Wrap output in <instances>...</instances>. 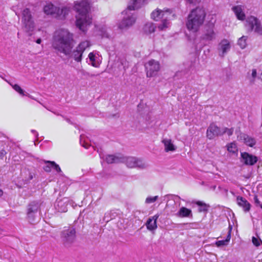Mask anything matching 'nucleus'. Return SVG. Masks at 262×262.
I'll use <instances>...</instances> for the list:
<instances>
[{
	"instance_id": "864d4df0",
	"label": "nucleus",
	"mask_w": 262,
	"mask_h": 262,
	"mask_svg": "<svg viewBox=\"0 0 262 262\" xmlns=\"http://www.w3.org/2000/svg\"><path fill=\"white\" fill-rule=\"evenodd\" d=\"M261 208H262V203H261Z\"/></svg>"
},
{
	"instance_id": "bb28decb",
	"label": "nucleus",
	"mask_w": 262,
	"mask_h": 262,
	"mask_svg": "<svg viewBox=\"0 0 262 262\" xmlns=\"http://www.w3.org/2000/svg\"><path fill=\"white\" fill-rule=\"evenodd\" d=\"M162 143L164 145L165 150L166 152L173 151L176 149V147L172 143L171 139H164L162 140Z\"/></svg>"
},
{
	"instance_id": "5701e85b",
	"label": "nucleus",
	"mask_w": 262,
	"mask_h": 262,
	"mask_svg": "<svg viewBox=\"0 0 262 262\" xmlns=\"http://www.w3.org/2000/svg\"><path fill=\"white\" fill-rule=\"evenodd\" d=\"M236 200L237 204L243 208L245 212H248L250 210L251 205L245 198L238 196Z\"/></svg>"
},
{
	"instance_id": "1a4fd4ad",
	"label": "nucleus",
	"mask_w": 262,
	"mask_h": 262,
	"mask_svg": "<svg viewBox=\"0 0 262 262\" xmlns=\"http://www.w3.org/2000/svg\"><path fill=\"white\" fill-rule=\"evenodd\" d=\"M246 22V25L251 31L262 35V23L258 18L254 16H250L247 18Z\"/></svg>"
},
{
	"instance_id": "412c9836",
	"label": "nucleus",
	"mask_w": 262,
	"mask_h": 262,
	"mask_svg": "<svg viewBox=\"0 0 262 262\" xmlns=\"http://www.w3.org/2000/svg\"><path fill=\"white\" fill-rule=\"evenodd\" d=\"M159 217V214H156L148 219L146 223V226L149 230H154L157 228V221Z\"/></svg>"
},
{
	"instance_id": "72a5a7b5",
	"label": "nucleus",
	"mask_w": 262,
	"mask_h": 262,
	"mask_svg": "<svg viewBox=\"0 0 262 262\" xmlns=\"http://www.w3.org/2000/svg\"><path fill=\"white\" fill-rule=\"evenodd\" d=\"M247 36H243L238 40L237 44L241 47V49H244L247 47Z\"/></svg>"
},
{
	"instance_id": "f257e3e1",
	"label": "nucleus",
	"mask_w": 262,
	"mask_h": 262,
	"mask_svg": "<svg viewBox=\"0 0 262 262\" xmlns=\"http://www.w3.org/2000/svg\"><path fill=\"white\" fill-rule=\"evenodd\" d=\"M75 43L73 34L68 29H59L54 32L52 47L57 52L69 56L72 52Z\"/></svg>"
},
{
	"instance_id": "49530a36",
	"label": "nucleus",
	"mask_w": 262,
	"mask_h": 262,
	"mask_svg": "<svg viewBox=\"0 0 262 262\" xmlns=\"http://www.w3.org/2000/svg\"><path fill=\"white\" fill-rule=\"evenodd\" d=\"M6 154L7 152L4 149L1 150L0 151V158H3Z\"/></svg>"
},
{
	"instance_id": "a211bd4d",
	"label": "nucleus",
	"mask_w": 262,
	"mask_h": 262,
	"mask_svg": "<svg viewBox=\"0 0 262 262\" xmlns=\"http://www.w3.org/2000/svg\"><path fill=\"white\" fill-rule=\"evenodd\" d=\"M231 10L238 20L243 21L246 19L245 6L241 5L234 6L232 7Z\"/></svg>"
},
{
	"instance_id": "79ce46f5",
	"label": "nucleus",
	"mask_w": 262,
	"mask_h": 262,
	"mask_svg": "<svg viewBox=\"0 0 262 262\" xmlns=\"http://www.w3.org/2000/svg\"><path fill=\"white\" fill-rule=\"evenodd\" d=\"M252 241L253 245L256 247H258L261 244H262V241L259 237H255L253 236L252 238Z\"/></svg>"
},
{
	"instance_id": "c85d7f7f",
	"label": "nucleus",
	"mask_w": 262,
	"mask_h": 262,
	"mask_svg": "<svg viewBox=\"0 0 262 262\" xmlns=\"http://www.w3.org/2000/svg\"><path fill=\"white\" fill-rule=\"evenodd\" d=\"M178 215L182 217H189L192 216V211L190 209L186 207H181L178 212Z\"/></svg>"
},
{
	"instance_id": "7ed1b4c3",
	"label": "nucleus",
	"mask_w": 262,
	"mask_h": 262,
	"mask_svg": "<svg viewBox=\"0 0 262 262\" xmlns=\"http://www.w3.org/2000/svg\"><path fill=\"white\" fill-rule=\"evenodd\" d=\"M206 17L205 10L200 7L191 10L188 15L186 22L187 29L192 32H196L203 24Z\"/></svg>"
},
{
	"instance_id": "6ab92c4d",
	"label": "nucleus",
	"mask_w": 262,
	"mask_h": 262,
	"mask_svg": "<svg viewBox=\"0 0 262 262\" xmlns=\"http://www.w3.org/2000/svg\"><path fill=\"white\" fill-rule=\"evenodd\" d=\"M69 200L67 198L62 199H58L55 203V208L58 212H65L67 211V205Z\"/></svg>"
},
{
	"instance_id": "a18cd8bd",
	"label": "nucleus",
	"mask_w": 262,
	"mask_h": 262,
	"mask_svg": "<svg viewBox=\"0 0 262 262\" xmlns=\"http://www.w3.org/2000/svg\"><path fill=\"white\" fill-rule=\"evenodd\" d=\"M251 75H252V77L253 79H254L255 78V77H256V75H257V72L255 69L252 70Z\"/></svg>"
},
{
	"instance_id": "2f4dec72",
	"label": "nucleus",
	"mask_w": 262,
	"mask_h": 262,
	"mask_svg": "<svg viewBox=\"0 0 262 262\" xmlns=\"http://www.w3.org/2000/svg\"><path fill=\"white\" fill-rule=\"evenodd\" d=\"M9 84L12 86L13 89L15 91L18 92L20 95H22V96L28 95L29 97L34 99V98L31 96H30L29 94H28L27 95L25 94L24 91L18 84H12L10 83H9Z\"/></svg>"
},
{
	"instance_id": "473e14b6",
	"label": "nucleus",
	"mask_w": 262,
	"mask_h": 262,
	"mask_svg": "<svg viewBox=\"0 0 262 262\" xmlns=\"http://www.w3.org/2000/svg\"><path fill=\"white\" fill-rule=\"evenodd\" d=\"M227 150L229 152L236 154L238 151L236 144L233 142L227 145Z\"/></svg>"
},
{
	"instance_id": "9d476101",
	"label": "nucleus",
	"mask_w": 262,
	"mask_h": 262,
	"mask_svg": "<svg viewBox=\"0 0 262 262\" xmlns=\"http://www.w3.org/2000/svg\"><path fill=\"white\" fill-rule=\"evenodd\" d=\"M90 46L88 41L81 42L75 50L72 51L71 56L77 62H81L82 57V54L85 49Z\"/></svg>"
},
{
	"instance_id": "de8ad7c7",
	"label": "nucleus",
	"mask_w": 262,
	"mask_h": 262,
	"mask_svg": "<svg viewBox=\"0 0 262 262\" xmlns=\"http://www.w3.org/2000/svg\"><path fill=\"white\" fill-rule=\"evenodd\" d=\"M31 132H32V133H33V134L35 135V137H36V138H37V137H38V134L37 133V132L35 130L32 129V130H31Z\"/></svg>"
},
{
	"instance_id": "b1692460",
	"label": "nucleus",
	"mask_w": 262,
	"mask_h": 262,
	"mask_svg": "<svg viewBox=\"0 0 262 262\" xmlns=\"http://www.w3.org/2000/svg\"><path fill=\"white\" fill-rule=\"evenodd\" d=\"M156 27L157 26L153 23L147 22L142 28V32L146 35H149L155 31Z\"/></svg>"
},
{
	"instance_id": "c03bdc74",
	"label": "nucleus",
	"mask_w": 262,
	"mask_h": 262,
	"mask_svg": "<svg viewBox=\"0 0 262 262\" xmlns=\"http://www.w3.org/2000/svg\"><path fill=\"white\" fill-rule=\"evenodd\" d=\"M188 3L192 4H196L199 3L201 0H186Z\"/></svg>"
},
{
	"instance_id": "c756f323",
	"label": "nucleus",
	"mask_w": 262,
	"mask_h": 262,
	"mask_svg": "<svg viewBox=\"0 0 262 262\" xmlns=\"http://www.w3.org/2000/svg\"><path fill=\"white\" fill-rule=\"evenodd\" d=\"M170 18H166L161 20V23L158 27V29L160 31H164L170 26L169 19Z\"/></svg>"
},
{
	"instance_id": "4c0bfd02",
	"label": "nucleus",
	"mask_w": 262,
	"mask_h": 262,
	"mask_svg": "<svg viewBox=\"0 0 262 262\" xmlns=\"http://www.w3.org/2000/svg\"><path fill=\"white\" fill-rule=\"evenodd\" d=\"M47 165L44 166L43 169L46 172H50L51 170V168H53V164H51V163H54L53 161H47L45 162Z\"/></svg>"
},
{
	"instance_id": "3c124183",
	"label": "nucleus",
	"mask_w": 262,
	"mask_h": 262,
	"mask_svg": "<svg viewBox=\"0 0 262 262\" xmlns=\"http://www.w3.org/2000/svg\"><path fill=\"white\" fill-rule=\"evenodd\" d=\"M2 194H3V191L1 189H0V196H2Z\"/></svg>"
},
{
	"instance_id": "a19ab883",
	"label": "nucleus",
	"mask_w": 262,
	"mask_h": 262,
	"mask_svg": "<svg viewBox=\"0 0 262 262\" xmlns=\"http://www.w3.org/2000/svg\"><path fill=\"white\" fill-rule=\"evenodd\" d=\"M158 198L159 196L158 195L155 196H148L145 200V203L151 204L154 203L158 200Z\"/></svg>"
},
{
	"instance_id": "a878e982",
	"label": "nucleus",
	"mask_w": 262,
	"mask_h": 262,
	"mask_svg": "<svg viewBox=\"0 0 262 262\" xmlns=\"http://www.w3.org/2000/svg\"><path fill=\"white\" fill-rule=\"evenodd\" d=\"M116 64L120 71H125L129 67V62L124 57L119 58Z\"/></svg>"
},
{
	"instance_id": "7c9ffc66",
	"label": "nucleus",
	"mask_w": 262,
	"mask_h": 262,
	"mask_svg": "<svg viewBox=\"0 0 262 262\" xmlns=\"http://www.w3.org/2000/svg\"><path fill=\"white\" fill-rule=\"evenodd\" d=\"M89 58L90 61L91 62V64L94 67H98L100 64V62L98 58L96 56V55L93 53L91 52L89 54Z\"/></svg>"
},
{
	"instance_id": "6e6552de",
	"label": "nucleus",
	"mask_w": 262,
	"mask_h": 262,
	"mask_svg": "<svg viewBox=\"0 0 262 262\" xmlns=\"http://www.w3.org/2000/svg\"><path fill=\"white\" fill-rule=\"evenodd\" d=\"M40 205L38 202L30 203L27 209V219L31 224H34L39 219L38 209Z\"/></svg>"
},
{
	"instance_id": "4be33fe9",
	"label": "nucleus",
	"mask_w": 262,
	"mask_h": 262,
	"mask_svg": "<svg viewBox=\"0 0 262 262\" xmlns=\"http://www.w3.org/2000/svg\"><path fill=\"white\" fill-rule=\"evenodd\" d=\"M148 0H131L128 5L129 9L136 10L147 3Z\"/></svg>"
},
{
	"instance_id": "ddd939ff",
	"label": "nucleus",
	"mask_w": 262,
	"mask_h": 262,
	"mask_svg": "<svg viewBox=\"0 0 262 262\" xmlns=\"http://www.w3.org/2000/svg\"><path fill=\"white\" fill-rule=\"evenodd\" d=\"M216 37V34L214 31V25L213 24L205 26L201 37L202 39L210 41L215 40Z\"/></svg>"
},
{
	"instance_id": "f03ea898",
	"label": "nucleus",
	"mask_w": 262,
	"mask_h": 262,
	"mask_svg": "<svg viewBox=\"0 0 262 262\" xmlns=\"http://www.w3.org/2000/svg\"><path fill=\"white\" fill-rule=\"evenodd\" d=\"M75 9L78 14L76 16V26L82 31L84 32L88 26L92 24V18L89 12L90 9V3L87 0L75 2Z\"/></svg>"
},
{
	"instance_id": "20e7f679",
	"label": "nucleus",
	"mask_w": 262,
	"mask_h": 262,
	"mask_svg": "<svg viewBox=\"0 0 262 262\" xmlns=\"http://www.w3.org/2000/svg\"><path fill=\"white\" fill-rule=\"evenodd\" d=\"M135 10L127 9L122 12V14L124 15L122 20L119 24L118 28L121 30L127 29L132 27L135 23L136 20V16L134 12L132 11Z\"/></svg>"
},
{
	"instance_id": "603ef678",
	"label": "nucleus",
	"mask_w": 262,
	"mask_h": 262,
	"mask_svg": "<svg viewBox=\"0 0 262 262\" xmlns=\"http://www.w3.org/2000/svg\"><path fill=\"white\" fill-rule=\"evenodd\" d=\"M67 122H68L69 123H72L71 122V121L70 120V119H67Z\"/></svg>"
},
{
	"instance_id": "c9c22d12",
	"label": "nucleus",
	"mask_w": 262,
	"mask_h": 262,
	"mask_svg": "<svg viewBox=\"0 0 262 262\" xmlns=\"http://www.w3.org/2000/svg\"><path fill=\"white\" fill-rule=\"evenodd\" d=\"M196 204L200 207L199 208L200 212H205L208 210V207L209 206H207L206 204L201 201H198Z\"/></svg>"
},
{
	"instance_id": "dca6fc26",
	"label": "nucleus",
	"mask_w": 262,
	"mask_h": 262,
	"mask_svg": "<svg viewBox=\"0 0 262 262\" xmlns=\"http://www.w3.org/2000/svg\"><path fill=\"white\" fill-rule=\"evenodd\" d=\"M99 156L100 158L103 159L108 164L121 163L123 161V157L120 154L104 156L102 154L100 153Z\"/></svg>"
},
{
	"instance_id": "aec40b11",
	"label": "nucleus",
	"mask_w": 262,
	"mask_h": 262,
	"mask_svg": "<svg viewBox=\"0 0 262 262\" xmlns=\"http://www.w3.org/2000/svg\"><path fill=\"white\" fill-rule=\"evenodd\" d=\"M43 12L47 15H56L57 16L59 7L55 6L51 3H48L43 7Z\"/></svg>"
},
{
	"instance_id": "f8f14e48",
	"label": "nucleus",
	"mask_w": 262,
	"mask_h": 262,
	"mask_svg": "<svg viewBox=\"0 0 262 262\" xmlns=\"http://www.w3.org/2000/svg\"><path fill=\"white\" fill-rule=\"evenodd\" d=\"M145 68L147 76L151 77L157 75L160 69V65L158 61L151 59L145 64Z\"/></svg>"
},
{
	"instance_id": "39448f33",
	"label": "nucleus",
	"mask_w": 262,
	"mask_h": 262,
	"mask_svg": "<svg viewBox=\"0 0 262 262\" xmlns=\"http://www.w3.org/2000/svg\"><path fill=\"white\" fill-rule=\"evenodd\" d=\"M60 237L61 241L64 245H70L75 240V229L72 227L64 228L61 232Z\"/></svg>"
},
{
	"instance_id": "0eeeda50",
	"label": "nucleus",
	"mask_w": 262,
	"mask_h": 262,
	"mask_svg": "<svg viewBox=\"0 0 262 262\" xmlns=\"http://www.w3.org/2000/svg\"><path fill=\"white\" fill-rule=\"evenodd\" d=\"M22 22L23 27L26 32L32 31L34 28V23L30 10L25 9L22 13Z\"/></svg>"
},
{
	"instance_id": "09e8293b",
	"label": "nucleus",
	"mask_w": 262,
	"mask_h": 262,
	"mask_svg": "<svg viewBox=\"0 0 262 262\" xmlns=\"http://www.w3.org/2000/svg\"><path fill=\"white\" fill-rule=\"evenodd\" d=\"M37 43L40 44L41 42V39L40 38H38L36 41Z\"/></svg>"
},
{
	"instance_id": "8fccbe9b",
	"label": "nucleus",
	"mask_w": 262,
	"mask_h": 262,
	"mask_svg": "<svg viewBox=\"0 0 262 262\" xmlns=\"http://www.w3.org/2000/svg\"><path fill=\"white\" fill-rule=\"evenodd\" d=\"M103 36H104V37H108V34H107V33H104L103 34Z\"/></svg>"
},
{
	"instance_id": "cd10ccee",
	"label": "nucleus",
	"mask_w": 262,
	"mask_h": 262,
	"mask_svg": "<svg viewBox=\"0 0 262 262\" xmlns=\"http://www.w3.org/2000/svg\"><path fill=\"white\" fill-rule=\"evenodd\" d=\"M231 228H230V229L229 230L226 238L225 240H220L216 242L215 245H216L217 247H222L228 245L231 238Z\"/></svg>"
},
{
	"instance_id": "58836bf2",
	"label": "nucleus",
	"mask_w": 262,
	"mask_h": 262,
	"mask_svg": "<svg viewBox=\"0 0 262 262\" xmlns=\"http://www.w3.org/2000/svg\"><path fill=\"white\" fill-rule=\"evenodd\" d=\"M233 128H228L227 127H224L222 128V135L225 134H227L229 136H230L233 134Z\"/></svg>"
},
{
	"instance_id": "2eb2a0df",
	"label": "nucleus",
	"mask_w": 262,
	"mask_h": 262,
	"mask_svg": "<svg viewBox=\"0 0 262 262\" xmlns=\"http://www.w3.org/2000/svg\"><path fill=\"white\" fill-rule=\"evenodd\" d=\"M231 45L227 39H222L219 44L218 51L220 57H223L230 51Z\"/></svg>"
},
{
	"instance_id": "393cba45",
	"label": "nucleus",
	"mask_w": 262,
	"mask_h": 262,
	"mask_svg": "<svg viewBox=\"0 0 262 262\" xmlns=\"http://www.w3.org/2000/svg\"><path fill=\"white\" fill-rule=\"evenodd\" d=\"M240 139L243 140L244 143L250 147H253L256 144V140L254 138L245 134L241 135Z\"/></svg>"
},
{
	"instance_id": "f3484780",
	"label": "nucleus",
	"mask_w": 262,
	"mask_h": 262,
	"mask_svg": "<svg viewBox=\"0 0 262 262\" xmlns=\"http://www.w3.org/2000/svg\"><path fill=\"white\" fill-rule=\"evenodd\" d=\"M242 162L247 165H253L258 161L256 156L244 152L241 153Z\"/></svg>"
},
{
	"instance_id": "f704fd0d",
	"label": "nucleus",
	"mask_w": 262,
	"mask_h": 262,
	"mask_svg": "<svg viewBox=\"0 0 262 262\" xmlns=\"http://www.w3.org/2000/svg\"><path fill=\"white\" fill-rule=\"evenodd\" d=\"M69 9L67 7H63L61 9L59 8V12L57 13V16H62L65 17L69 13Z\"/></svg>"
},
{
	"instance_id": "4468645a",
	"label": "nucleus",
	"mask_w": 262,
	"mask_h": 262,
	"mask_svg": "<svg viewBox=\"0 0 262 262\" xmlns=\"http://www.w3.org/2000/svg\"><path fill=\"white\" fill-rule=\"evenodd\" d=\"M222 135V128L218 127L213 123L210 124L209 126L208 127L206 133L207 137L209 139H213L214 137L216 136Z\"/></svg>"
},
{
	"instance_id": "ea45409f",
	"label": "nucleus",
	"mask_w": 262,
	"mask_h": 262,
	"mask_svg": "<svg viewBox=\"0 0 262 262\" xmlns=\"http://www.w3.org/2000/svg\"><path fill=\"white\" fill-rule=\"evenodd\" d=\"M25 173L28 175V177H26L25 178V181L26 182V183H28L30 180L33 179L34 177V173L29 171V170L26 171Z\"/></svg>"
},
{
	"instance_id": "9b49d317",
	"label": "nucleus",
	"mask_w": 262,
	"mask_h": 262,
	"mask_svg": "<svg viewBox=\"0 0 262 262\" xmlns=\"http://www.w3.org/2000/svg\"><path fill=\"white\" fill-rule=\"evenodd\" d=\"M172 12L171 10L169 9L161 10L157 8L151 13V17L156 21L162 20L166 18H171Z\"/></svg>"
},
{
	"instance_id": "423d86ee",
	"label": "nucleus",
	"mask_w": 262,
	"mask_h": 262,
	"mask_svg": "<svg viewBox=\"0 0 262 262\" xmlns=\"http://www.w3.org/2000/svg\"><path fill=\"white\" fill-rule=\"evenodd\" d=\"M123 163H125L128 168H136L143 169L147 167V164L142 160L134 157H124Z\"/></svg>"
},
{
	"instance_id": "37998d69",
	"label": "nucleus",
	"mask_w": 262,
	"mask_h": 262,
	"mask_svg": "<svg viewBox=\"0 0 262 262\" xmlns=\"http://www.w3.org/2000/svg\"><path fill=\"white\" fill-rule=\"evenodd\" d=\"M51 164H53V168L57 172H60L61 171V169L58 165L56 164V163L54 162V163H51Z\"/></svg>"
},
{
	"instance_id": "e433bc0d",
	"label": "nucleus",
	"mask_w": 262,
	"mask_h": 262,
	"mask_svg": "<svg viewBox=\"0 0 262 262\" xmlns=\"http://www.w3.org/2000/svg\"><path fill=\"white\" fill-rule=\"evenodd\" d=\"M80 143L81 145V146H82L86 149H88L90 146L89 143L85 141V140L84 139V136L83 135L80 136Z\"/></svg>"
}]
</instances>
